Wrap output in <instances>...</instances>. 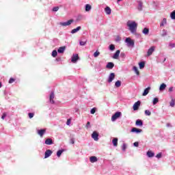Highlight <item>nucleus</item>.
I'll use <instances>...</instances> for the list:
<instances>
[{
    "label": "nucleus",
    "mask_w": 175,
    "mask_h": 175,
    "mask_svg": "<svg viewBox=\"0 0 175 175\" xmlns=\"http://www.w3.org/2000/svg\"><path fill=\"white\" fill-rule=\"evenodd\" d=\"M120 50H117L116 52L114 53L113 58V59H118V57H120Z\"/></svg>",
    "instance_id": "obj_18"
},
{
    "label": "nucleus",
    "mask_w": 175,
    "mask_h": 175,
    "mask_svg": "<svg viewBox=\"0 0 175 175\" xmlns=\"http://www.w3.org/2000/svg\"><path fill=\"white\" fill-rule=\"evenodd\" d=\"M91 114H95L96 113V107H94L90 110Z\"/></svg>",
    "instance_id": "obj_41"
},
{
    "label": "nucleus",
    "mask_w": 175,
    "mask_h": 175,
    "mask_svg": "<svg viewBox=\"0 0 175 175\" xmlns=\"http://www.w3.org/2000/svg\"><path fill=\"white\" fill-rule=\"evenodd\" d=\"M91 125V123L90 122H87L86 127L88 128Z\"/></svg>",
    "instance_id": "obj_55"
},
{
    "label": "nucleus",
    "mask_w": 175,
    "mask_h": 175,
    "mask_svg": "<svg viewBox=\"0 0 175 175\" xmlns=\"http://www.w3.org/2000/svg\"><path fill=\"white\" fill-rule=\"evenodd\" d=\"M120 40H121V39H120V37H117V38H116V42H118V41H120Z\"/></svg>",
    "instance_id": "obj_56"
},
{
    "label": "nucleus",
    "mask_w": 175,
    "mask_h": 175,
    "mask_svg": "<svg viewBox=\"0 0 175 175\" xmlns=\"http://www.w3.org/2000/svg\"><path fill=\"white\" fill-rule=\"evenodd\" d=\"M65 150L64 149L59 150L57 152V156L58 157V158H59V157H61V155L62 154V152H64Z\"/></svg>",
    "instance_id": "obj_31"
},
{
    "label": "nucleus",
    "mask_w": 175,
    "mask_h": 175,
    "mask_svg": "<svg viewBox=\"0 0 175 175\" xmlns=\"http://www.w3.org/2000/svg\"><path fill=\"white\" fill-rule=\"evenodd\" d=\"M133 69L137 76L140 75V72H139V70L137 69V67L133 66Z\"/></svg>",
    "instance_id": "obj_34"
},
{
    "label": "nucleus",
    "mask_w": 175,
    "mask_h": 175,
    "mask_svg": "<svg viewBox=\"0 0 175 175\" xmlns=\"http://www.w3.org/2000/svg\"><path fill=\"white\" fill-rule=\"evenodd\" d=\"M166 126L167 128H173V125L170 123H167Z\"/></svg>",
    "instance_id": "obj_49"
},
{
    "label": "nucleus",
    "mask_w": 175,
    "mask_h": 175,
    "mask_svg": "<svg viewBox=\"0 0 175 175\" xmlns=\"http://www.w3.org/2000/svg\"><path fill=\"white\" fill-rule=\"evenodd\" d=\"M66 49V46H62V47H59L58 49H57V53H59V54H62L64 53V51H65V49Z\"/></svg>",
    "instance_id": "obj_19"
},
{
    "label": "nucleus",
    "mask_w": 175,
    "mask_h": 175,
    "mask_svg": "<svg viewBox=\"0 0 175 175\" xmlns=\"http://www.w3.org/2000/svg\"><path fill=\"white\" fill-rule=\"evenodd\" d=\"M100 55V52H99L98 51H96L94 53V58H97V57H99Z\"/></svg>",
    "instance_id": "obj_37"
},
{
    "label": "nucleus",
    "mask_w": 175,
    "mask_h": 175,
    "mask_svg": "<svg viewBox=\"0 0 175 175\" xmlns=\"http://www.w3.org/2000/svg\"><path fill=\"white\" fill-rule=\"evenodd\" d=\"M126 26L129 27V31L132 33H136L137 31V24L133 21H128Z\"/></svg>",
    "instance_id": "obj_1"
},
{
    "label": "nucleus",
    "mask_w": 175,
    "mask_h": 175,
    "mask_svg": "<svg viewBox=\"0 0 175 175\" xmlns=\"http://www.w3.org/2000/svg\"><path fill=\"white\" fill-rule=\"evenodd\" d=\"M51 154H53V151H51V150H46L44 154V158H49V157L51 156Z\"/></svg>",
    "instance_id": "obj_15"
},
{
    "label": "nucleus",
    "mask_w": 175,
    "mask_h": 175,
    "mask_svg": "<svg viewBox=\"0 0 175 175\" xmlns=\"http://www.w3.org/2000/svg\"><path fill=\"white\" fill-rule=\"evenodd\" d=\"M131 132L135 133H142V132H143V130L134 127L131 129Z\"/></svg>",
    "instance_id": "obj_14"
},
{
    "label": "nucleus",
    "mask_w": 175,
    "mask_h": 175,
    "mask_svg": "<svg viewBox=\"0 0 175 175\" xmlns=\"http://www.w3.org/2000/svg\"><path fill=\"white\" fill-rule=\"evenodd\" d=\"M6 117V113H3L2 116H1V119L2 120H5V118Z\"/></svg>",
    "instance_id": "obj_51"
},
{
    "label": "nucleus",
    "mask_w": 175,
    "mask_h": 175,
    "mask_svg": "<svg viewBox=\"0 0 175 175\" xmlns=\"http://www.w3.org/2000/svg\"><path fill=\"white\" fill-rule=\"evenodd\" d=\"M165 61H166V58L164 59L163 62H165Z\"/></svg>",
    "instance_id": "obj_60"
},
{
    "label": "nucleus",
    "mask_w": 175,
    "mask_h": 175,
    "mask_svg": "<svg viewBox=\"0 0 175 175\" xmlns=\"http://www.w3.org/2000/svg\"><path fill=\"white\" fill-rule=\"evenodd\" d=\"M112 143L114 147H117V146H118V138H113Z\"/></svg>",
    "instance_id": "obj_21"
},
{
    "label": "nucleus",
    "mask_w": 175,
    "mask_h": 175,
    "mask_svg": "<svg viewBox=\"0 0 175 175\" xmlns=\"http://www.w3.org/2000/svg\"><path fill=\"white\" fill-rule=\"evenodd\" d=\"M155 51V46H151L147 52V56L150 57V55H152V53Z\"/></svg>",
    "instance_id": "obj_8"
},
{
    "label": "nucleus",
    "mask_w": 175,
    "mask_h": 175,
    "mask_svg": "<svg viewBox=\"0 0 175 175\" xmlns=\"http://www.w3.org/2000/svg\"><path fill=\"white\" fill-rule=\"evenodd\" d=\"M151 90V88L148 87L147 88H146L144 91V93L142 94L143 96H146L148 92H150V90Z\"/></svg>",
    "instance_id": "obj_20"
},
{
    "label": "nucleus",
    "mask_w": 175,
    "mask_h": 175,
    "mask_svg": "<svg viewBox=\"0 0 175 175\" xmlns=\"http://www.w3.org/2000/svg\"><path fill=\"white\" fill-rule=\"evenodd\" d=\"M170 17H171L172 20H175V10H174L172 12H171Z\"/></svg>",
    "instance_id": "obj_36"
},
{
    "label": "nucleus",
    "mask_w": 175,
    "mask_h": 175,
    "mask_svg": "<svg viewBox=\"0 0 175 175\" xmlns=\"http://www.w3.org/2000/svg\"><path fill=\"white\" fill-rule=\"evenodd\" d=\"M73 23V20L70 19L67 22H60L59 25H62V27H68V25H70Z\"/></svg>",
    "instance_id": "obj_4"
},
{
    "label": "nucleus",
    "mask_w": 175,
    "mask_h": 175,
    "mask_svg": "<svg viewBox=\"0 0 175 175\" xmlns=\"http://www.w3.org/2000/svg\"><path fill=\"white\" fill-rule=\"evenodd\" d=\"M79 61V55L78 54H73L72 57H71V62L72 64H76Z\"/></svg>",
    "instance_id": "obj_6"
},
{
    "label": "nucleus",
    "mask_w": 175,
    "mask_h": 175,
    "mask_svg": "<svg viewBox=\"0 0 175 175\" xmlns=\"http://www.w3.org/2000/svg\"><path fill=\"white\" fill-rule=\"evenodd\" d=\"M45 144H46V146H51V144H54V142L51 138H47L45 140Z\"/></svg>",
    "instance_id": "obj_13"
},
{
    "label": "nucleus",
    "mask_w": 175,
    "mask_h": 175,
    "mask_svg": "<svg viewBox=\"0 0 175 175\" xmlns=\"http://www.w3.org/2000/svg\"><path fill=\"white\" fill-rule=\"evenodd\" d=\"M81 29V27L79 26L76 29H74L71 31V33H76L77 32H79Z\"/></svg>",
    "instance_id": "obj_26"
},
{
    "label": "nucleus",
    "mask_w": 175,
    "mask_h": 175,
    "mask_svg": "<svg viewBox=\"0 0 175 175\" xmlns=\"http://www.w3.org/2000/svg\"><path fill=\"white\" fill-rule=\"evenodd\" d=\"M80 46H85L87 44V41H81L79 42Z\"/></svg>",
    "instance_id": "obj_42"
},
{
    "label": "nucleus",
    "mask_w": 175,
    "mask_h": 175,
    "mask_svg": "<svg viewBox=\"0 0 175 175\" xmlns=\"http://www.w3.org/2000/svg\"><path fill=\"white\" fill-rule=\"evenodd\" d=\"M166 24H167V21H166V18H164L162 20L161 23H160V27H163L164 25H166Z\"/></svg>",
    "instance_id": "obj_28"
},
{
    "label": "nucleus",
    "mask_w": 175,
    "mask_h": 175,
    "mask_svg": "<svg viewBox=\"0 0 175 175\" xmlns=\"http://www.w3.org/2000/svg\"><path fill=\"white\" fill-rule=\"evenodd\" d=\"M90 161L92 163H95V162H98V158L95 156H92L90 158Z\"/></svg>",
    "instance_id": "obj_16"
},
{
    "label": "nucleus",
    "mask_w": 175,
    "mask_h": 175,
    "mask_svg": "<svg viewBox=\"0 0 175 175\" xmlns=\"http://www.w3.org/2000/svg\"><path fill=\"white\" fill-rule=\"evenodd\" d=\"M158 102H159V99L158 98H154L153 99L152 103H153V105H157V103H158Z\"/></svg>",
    "instance_id": "obj_39"
},
{
    "label": "nucleus",
    "mask_w": 175,
    "mask_h": 175,
    "mask_svg": "<svg viewBox=\"0 0 175 175\" xmlns=\"http://www.w3.org/2000/svg\"><path fill=\"white\" fill-rule=\"evenodd\" d=\"M168 91H169V92H173V87H170V88L168 89Z\"/></svg>",
    "instance_id": "obj_53"
},
{
    "label": "nucleus",
    "mask_w": 175,
    "mask_h": 175,
    "mask_svg": "<svg viewBox=\"0 0 175 175\" xmlns=\"http://www.w3.org/2000/svg\"><path fill=\"white\" fill-rule=\"evenodd\" d=\"M0 88H2V83L0 82Z\"/></svg>",
    "instance_id": "obj_58"
},
{
    "label": "nucleus",
    "mask_w": 175,
    "mask_h": 175,
    "mask_svg": "<svg viewBox=\"0 0 175 175\" xmlns=\"http://www.w3.org/2000/svg\"><path fill=\"white\" fill-rule=\"evenodd\" d=\"M115 87H116V88H120V87H121V81H117L115 83Z\"/></svg>",
    "instance_id": "obj_32"
},
{
    "label": "nucleus",
    "mask_w": 175,
    "mask_h": 175,
    "mask_svg": "<svg viewBox=\"0 0 175 175\" xmlns=\"http://www.w3.org/2000/svg\"><path fill=\"white\" fill-rule=\"evenodd\" d=\"M37 133L40 136V137H43V135L46 133V129L38 130Z\"/></svg>",
    "instance_id": "obj_11"
},
{
    "label": "nucleus",
    "mask_w": 175,
    "mask_h": 175,
    "mask_svg": "<svg viewBox=\"0 0 175 175\" xmlns=\"http://www.w3.org/2000/svg\"><path fill=\"white\" fill-rule=\"evenodd\" d=\"M66 125H70V119H68L66 122Z\"/></svg>",
    "instance_id": "obj_54"
},
{
    "label": "nucleus",
    "mask_w": 175,
    "mask_h": 175,
    "mask_svg": "<svg viewBox=\"0 0 175 175\" xmlns=\"http://www.w3.org/2000/svg\"><path fill=\"white\" fill-rule=\"evenodd\" d=\"M59 10V7H54L53 8V12H58Z\"/></svg>",
    "instance_id": "obj_45"
},
{
    "label": "nucleus",
    "mask_w": 175,
    "mask_h": 175,
    "mask_svg": "<svg viewBox=\"0 0 175 175\" xmlns=\"http://www.w3.org/2000/svg\"><path fill=\"white\" fill-rule=\"evenodd\" d=\"M12 83H14V79L10 78V80H9V83L12 84Z\"/></svg>",
    "instance_id": "obj_48"
},
{
    "label": "nucleus",
    "mask_w": 175,
    "mask_h": 175,
    "mask_svg": "<svg viewBox=\"0 0 175 175\" xmlns=\"http://www.w3.org/2000/svg\"><path fill=\"white\" fill-rule=\"evenodd\" d=\"M133 146H134L135 147H139V142H135V143L133 144Z\"/></svg>",
    "instance_id": "obj_52"
},
{
    "label": "nucleus",
    "mask_w": 175,
    "mask_h": 175,
    "mask_svg": "<svg viewBox=\"0 0 175 175\" xmlns=\"http://www.w3.org/2000/svg\"><path fill=\"white\" fill-rule=\"evenodd\" d=\"M70 143L71 144H75V138H70Z\"/></svg>",
    "instance_id": "obj_50"
},
{
    "label": "nucleus",
    "mask_w": 175,
    "mask_h": 175,
    "mask_svg": "<svg viewBox=\"0 0 175 175\" xmlns=\"http://www.w3.org/2000/svg\"><path fill=\"white\" fill-rule=\"evenodd\" d=\"M145 114L146 116H151V111H150V110H146Z\"/></svg>",
    "instance_id": "obj_43"
},
{
    "label": "nucleus",
    "mask_w": 175,
    "mask_h": 175,
    "mask_svg": "<svg viewBox=\"0 0 175 175\" xmlns=\"http://www.w3.org/2000/svg\"><path fill=\"white\" fill-rule=\"evenodd\" d=\"M140 101L138 100L137 101L133 106V110L136 111V110H139V107H140Z\"/></svg>",
    "instance_id": "obj_10"
},
{
    "label": "nucleus",
    "mask_w": 175,
    "mask_h": 175,
    "mask_svg": "<svg viewBox=\"0 0 175 175\" xmlns=\"http://www.w3.org/2000/svg\"><path fill=\"white\" fill-rule=\"evenodd\" d=\"M28 116H29V118H33V116H35V113H29Z\"/></svg>",
    "instance_id": "obj_44"
},
{
    "label": "nucleus",
    "mask_w": 175,
    "mask_h": 175,
    "mask_svg": "<svg viewBox=\"0 0 175 175\" xmlns=\"http://www.w3.org/2000/svg\"><path fill=\"white\" fill-rule=\"evenodd\" d=\"M149 32L150 29H148L147 27H145L142 31V33H144V35H147Z\"/></svg>",
    "instance_id": "obj_29"
},
{
    "label": "nucleus",
    "mask_w": 175,
    "mask_h": 175,
    "mask_svg": "<svg viewBox=\"0 0 175 175\" xmlns=\"http://www.w3.org/2000/svg\"><path fill=\"white\" fill-rule=\"evenodd\" d=\"M107 69H113L114 68V63L108 62L106 66Z\"/></svg>",
    "instance_id": "obj_17"
},
{
    "label": "nucleus",
    "mask_w": 175,
    "mask_h": 175,
    "mask_svg": "<svg viewBox=\"0 0 175 175\" xmlns=\"http://www.w3.org/2000/svg\"><path fill=\"white\" fill-rule=\"evenodd\" d=\"M121 1L122 0H118L117 3H118V2H121Z\"/></svg>",
    "instance_id": "obj_59"
},
{
    "label": "nucleus",
    "mask_w": 175,
    "mask_h": 175,
    "mask_svg": "<svg viewBox=\"0 0 175 175\" xmlns=\"http://www.w3.org/2000/svg\"><path fill=\"white\" fill-rule=\"evenodd\" d=\"M137 3H138V10L139 12H142V10H143V2L142 1V0H139L137 1Z\"/></svg>",
    "instance_id": "obj_12"
},
{
    "label": "nucleus",
    "mask_w": 175,
    "mask_h": 175,
    "mask_svg": "<svg viewBox=\"0 0 175 175\" xmlns=\"http://www.w3.org/2000/svg\"><path fill=\"white\" fill-rule=\"evenodd\" d=\"M146 155L148 157V158H152L155 155V153L148 150L146 153Z\"/></svg>",
    "instance_id": "obj_24"
},
{
    "label": "nucleus",
    "mask_w": 175,
    "mask_h": 175,
    "mask_svg": "<svg viewBox=\"0 0 175 175\" xmlns=\"http://www.w3.org/2000/svg\"><path fill=\"white\" fill-rule=\"evenodd\" d=\"M120 55H121V57H125V53H122L120 54Z\"/></svg>",
    "instance_id": "obj_57"
},
{
    "label": "nucleus",
    "mask_w": 175,
    "mask_h": 175,
    "mask_svg": "<svg viewBox=\"0 0 175 175\" xmlns=\"http://www.w3.org/2000/svg\"><path fill=\"white\" fill-rule=\"evenodd\" d=\"M122 150L125 151L126 150V144H124L122 147Z\"/></svg>",
    "instance_id": "obj_47"
},
{
    "label": "nucleus",
    "mask_w": 175,
    "mask_h": 175,
    "mask_svg": "<svg viewBox=\"0 0 175 175\" xmlns=\"http://www.w3.org/2000/svg\"><path fill=\"white\" fill-rule=\"evenodd\" d=\"M91 9H92V7L91 6V5L86 4L85 5V12H90V10H91Z\"/></svg>",
    "instance_id": "obj_25"
},
{
    "label": "nucleus",
    "mask_w": 175,
    "mask_h": 175,
    "mask_svg": "<svg viewBox=\"0 0 175 175\" xmlns=\"http://www.w3.org/2000/svg\"><path fill=\"white\" fill-rule=\"evenodd\" d=\"M135 125H137V126H143V121L139 119L137 120L135 122Z\"/></svg>",
    "instance_id": "obj_22"
},
{
    "label": "nucleus",
    "mask_w": 175,
    "mask_h": 175,
    "mask_svg": "<svg viewBox=\"0 0 175 175\" xmlns=\"http://www.w3.org/2000/svg\"><path fill=\"white\" fill-rule=\"evenodd\" d=\"M109 49L111 51H114V50H116V46H114V44H111L109 45Z\"/></svg>",
    "instance_id": "obj_33"
},
{
    "label": "nucleus",
    "mask_w": 175,
    "mask_h": 175,
    "mask_svg": "<svg viewBox=\"0 0 175 175\" xmlns=\"http://www.w3.org/2000/svg\"><path fill=\"white\" fill-rule=\"evenodd\" d=\"M49 100L52 105H54L55 103V102L54 101V92H51V94L49 96Z\"/></svg>",
    "instance_id": "obj_9"
},
{
    "label": "nucleus",
    "mask_w": 175,
    "mask_h": 175,
    "mask_svg": "<svg viewBox=\"0 0 175 175\" xmlns=\"http://www.w3.org/2000/svg\"><path fill=\"white\" fill-rule=\"evenodd\" d=\"M105 12L106 14H111V9L110 8V7H106L105 8Z\"/></svg>",
    "instance_id": "obj_23"
},
{
    "label": "nucleus",
    "mask_w": 175,
    "mask_h": 175,
    "mask_svg": "<svg viewBox=\"0 0 175 175\" xmlns=\"http://www.w3.org/2000/svg\"><path fill=\"white\" fill-rule=\"evenodd\" d=\"M156 158H158V159H159V158H162V153L159 152V154H157L156 155Z\"/></svg>",
    "instance_id": "obj_46"
},
{
    "label": "nucleus",
    "mask_w": 175,
    "mask_h": 175,
    "mask_svg": "<svg viewBox=\"0 0 175 175\" xmlns=\"http://www.w3.org/2000/svg\"><path fill=\"white\" fill-rule=\"evenodd\" d=\"M127 47H135V41L131 38H126L125 40Z\"/></svg>",
    "instance_id": "obj_2"
},
{
    "label": "nucleus",
    "mask_w": 175,
    "mask_h": 175,
    "mask_svg": "<svg viewBox=\"0 0 175 175\" xmlns=\"http://www.w3.org/2000/svg\"><path fill=\"white\" fill-rule=\"evenodd\" d=\"M120 117H121V112L118 111V112L115 113L114 115L112 116L111 121L114 122V121H116V120H117L118 118H120Z\"/></svg>",
    "instance_id": "obj_3"
},
{
    "label": "nucleus",
    "mask_w": 175,
    "mask_h": 175,
    "mask_svg": "<svg viewBox=\"0 0 175 175\" xmlns=\"http://www.w3.org/2000/svg\"><path fill=\"white\" fill-rule=\"evenodd\" d=\"M170 106L171 107H174V106H175V100H174V98L171 99V101L170 102Z\"/></svg>",
    "instance_id": "obj_30"
},
{
    "label": "nucleus",
    "mask_w": 175,
    "mask_h": 175,
    "mask_svg": "<svg viewBox=\"0 0 175 175\" xmlns=\"http://www.w3.org/2000/svg\"><path fill=\"white\" fill-rule=\"evenodd\" d=\"M144 65H146V64L144 63V62H141L139 63V68L143 69V68H144Z\"/></svg>",
    "instance_id": "obj_35"
},
{
    "label": "nucleus",
    "mask_w": 175,
    "mask_h": 175,
    "mask_svg": "<svg viewBox=\"0 0 175 175\" xmlns=\"http://www.w3.org/2000/svg\"><path fill=\"white\" fill-rule=\"evenodd\" d=\"M57 55H58V53L57 52L56 50L53 51V52H52V57L55 58V57H57Z\"/></svg>",
    "instance_id": "obj_38"
},
{
    "label": "nucleus",
    "mask_w": 175,
    "mask_h": 175,
    "mask_svg": "<svg viewBox=\"0 0 175 175\" xmlns=\"http://www.w3.org/2000/svg\"><path fill=\"white\" fill-rule=\"evenodd\" d=\"M167 35V31L163 29L161 36H166Z\"/></svg>",
    "instance_id": "obj_40"
},
{
    "label": "nucleus",
    "mask_w": 175,
    "mask_h": 175,
    "mask_svg": "<svg viewBox=\"0 0 175 175\" xmlns=\"http://www.w3.org/2000/svg\"><path fill=\"white\" fill-rule=\"evenodd\" d=\"M114 79H116V74H114V72H111L108 77L107 82L111 83Z\"/></svg>",
    "instance_id": "obj_7"
},
{
    "label": "nucleus",
    "mask_w": 175,
    "mask_h": 175,
    "mask_svg": "<svg viewBox=\"0 0 175 175\" xmlns=\"http://www.w3.org/2000/svg\"><path fill=\"white\" fill-rule=\"evenodd\" d=\"M92 137L95 142H98L99 140V133L96 131H94L92 134Z\"/></svg>",
    "instance_id": "obj_5"
},
{
    "label": "nucleus",
    "mask_w": 175,
    "mask_h": 175,
    "mask_svg": "<svg viewBox=\"0 0 175 175\" xmlns=\"http://www.w3.org/2000/svg\"><path fill=\"white\" fill-rule=\"evenodd\" d=\"M164 90H166V84L162 83L159 87V90L164 91Z\"/></svg>",
    "instance_id": "obj_27"
}]
</instances>
